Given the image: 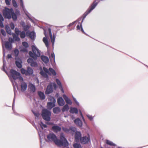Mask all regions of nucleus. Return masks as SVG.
Segmentation results:
<instances>
[{
  "label": "nucleus",
  "mask_w": 148,
  "mask_h": 148,
  "mask_svg": "<svg viewBox=\"0 0 148 148\" xmlns=\"http://www.w3.org/2000/svg\"><path fill=\"white\" fill-rule=\"evenodd\" d=\"M48 140L50 141H53L58 146H68L69 143L66 139L64 137L63 133L60 134V140L58 139L55 135L53 133L49 134L47 136Z\"/></svg>",
  "instance_id": "nucleus-1"
},
{
  "label": "nucleus",
  "mask_w": 148,
  "mask_h": 148,
  "mask_svg": "<svg viewBox=\"0 0 148 148\" xmlns=\"http://www.w3.org/2000/svg\"><path fill=\"white\" fill-rule=\"evenodd\" d=\"M10 73V76L12 78L11 80L12 83L14 88L15 89L16 87H18V84L16 82V80L18 79L20 81L22 82L23 79V77L21 76L20 73L13 70H11Z\"/></svg>",
  "instance_id": "nucleus-2"
},
{
  "label": "nucleus",
  "mask_w": 148,
  "mask_h": 148,
  "mask_svg": "<svg viewBox=\"0 0 148 148\" xmlns=\"http://www.w3.org/2000/svg\"><path fill=\"white\" fill-rule=\"evenodd\" d=\"M43 70L45 72V73L42 70L40 72V74L44 77L47 78L48 75L47 74L50 75H53L54 76L56 75V73L55 71L52 68H50L49 69L45 67H43Z\"/></svg>",
  "instance_id": "nucleus-3"
},
{
  "label": "nucleus",
  "mask_w": 148,
  "mask_h": 148,
  "mask_svg": "<svg viewBox=\"0 0 148 148\" xmlns=\"http://www.w3.org/2000/svg\"><path fill=\"white\" fill-rule=\"evenodd\" d=\"M32 48L33 53L31 51H29V54L30 57L36 60L38 57H39L40 56V52L35 45H32Z\"/></svg>",
  "instance_id": "nucleus-4"
},
{
  "label": "nucleus",
  "mask_w": 148,
  "mask_h": 148,
  "mask_svg": "<svg viewBox=\"0 0 148 148\" xmlns=\"http://www.w3.org/2000/svg\"><path fill=\"white\" fill-rule=\"evenodd\" d=\"M51 112L47 109H44L42 110V116L44 119L47 121L50 120Z\"/></svg>",
  "instance_id": "nucleus-5"
},
{
  "label": "nucleus",
  "mask_w": 148,
  "mask_h": 148,
  "mask_svg": "<svg viewBox=\"0 0 148 148\" xmlns=\"http://www.w3.org/2000/svg\"><path fill=\"white\" fill-rule=\"evenodd\" d=\"M13 10L5 8L3 10V16L5 18L10 19L11 18V15L13 13Z\"/></svg>",
  "instance_id": "nucleus-6"
},
{
  "label": "nucleus",
  "mask_w": 148,
  "mask_h": 148,
  "mask_svg": "<svg viewBox=\"0 0 148 148\" xmlns=\"http://www.w3.org/2000/svg\"><path fill=\"white\" fill-rule=\"evenodd\" d=\"M95 1H95L93 2V3L92 4L90 8H89L87 11L84 14V18L91 12L92 10L94 9L97 6V3H95Z\"/></svg>",
  "instance_id": "nucleus-7"
},
{
  "label": "nucleus",
  "mask_w": 148,
  "mask_h": 148,
  "mask_svg": "<svg viewBox=\"0 0 148 148\" xmlns=\"http://www.w3.org/2000/svg\"><path fill=\"white\" fill-rule=\"evenodd\" d=\"M80 141L82 144H85L90 141V138L89 135L88 136H84L80 139Z\"/></svg>",
  "instance_id": "nucleus-8"
},
{
  "label": "nucleus",
  "mask_w": 148,
  "mask_h": 148,
  "mask_svg": "<svg viewBox=\"0 0 148 148\" xmlns=\"http://www.w3.org/2000/svg\"><path fill=\"white\" fill-rule=\"evenodd\" d=\"M36 37V34L34 31L30 32L28 30V38L32 41H34Z\"/></svg>",
  "instance_id": "nucleus-9"
},
{
  "label": "nucleus",
  "mask_w": 148,
  "mask_h": 148,
  "mask_svg": "<svg viewBox=\"0 0 148 148\" xmlns=\"http://www.w3.org/2000/svg\"><path fill=\"white\" fill-rule=\"evenodd\" d=\"M81 136V133L79 132H76L75 135V141L77 142H79V140L82 138Z\"/></svg>",
  "instance_id": "nucleus-10"
},
{
  "label": "nucleus",
  "mask_w": 148,
  "mask_h": 148,
  "mask_svg": "<svg viewBox=\"0 0 148 148\" xmlns=\"http://www.w3.org/2000/svg\"><path fill=\"white\" fill-rule=\"evenodd\" d=\"M16 66L19 68H21L22 67L21 64L22 63V60L20 58H16Z\"/></svg>",
  "instance_id": "nucleus-11"
},
{
  "label": "nucleus",
  "mask_w": 148,
  "mask_h": 148,
  "mask_svg": "<svg viewBox=\"0 0 148 148\" xmlns=\"http://www.w3.org/2000/svg\"><path fill=\"white\" fill-rule=\"evenodd\" d=\"M22 45L23 47L21 48V51L23 52H27V51L28 49V43L25 42H23Z\"/></svg>",
  "instance_id": "nucleus-12"
},
{
  "label": "nucleus",
  "mask_w": 148,
  "mask_h": 148,
  "mask_svg": "<svg viewBox=\"0 0 148 148\" xmlns=\"http://www.w3.org/2000/svg\"><path fill=\"white\" fill-rule=\"evenodd\" d=\"M48 30L49 32V34L50 35V36L51 39V42L52 43L53 45L55 40V36L54 34H53V35L52 36V33L51 32V29L50 28H49L48 29Z\"/></svg>",
  "instance_id": "nucleus-13"
},
{
  "label": "nucleus",
  "mask_w": 148,
  "mask_h": 148,
  "mask_svg": "<svg viewBox=\"0 0 148 148\" xmlns=\"http://www.w3.org/2000/svg\"><path fill=\"white\" fill-rule=\"evenodd\" d=\"M3 69L2 70L6 73L7 75H8V74L7 73V72L5 71V63L6 62L5 61L4 57H5V49L4 47L3 48Z\"/></svg>",
  "instance_id": "nucleus-14"
},
{
  "label": "nucleus",
  "mask_w": 148,
  "mask_h": 148,
  "mask_svg": "<svg viewBox=\"0 0 148 148\" xmlns=\"http://www.w3.org/2000/svg\"><path fill=\"white\" fill-rule=\"evenodd\" d=\"M27 84L24 82L21 83V89L22 92L25 91L27 89Z\"/></svg>",
  "instance_id": "nucleus-15"
},
{
  "label": "nucleus",
  "mask_w": 148,
  "mask_h": 148,
  "mask_svg": "<svg viewBox=\"0 0 148 148\" xmlns=\"http://www.w3.org/2000/svg\"><path fill=\"white\" fill-rule=\"evenodd\" d=\"M58 103L59 105L60 106H63L64 103L65 102L62 97H59L58 99Z\"/></svg>",
  "instance_id": "nucleus-16"
},
{
  "label": "nucleus",
  "mask_w": 148,
  "mask_h": 148,
  "mask_svg": "<svg viewBox=\"0 0 148 148\" xmlns=\"http://www.w3.org/2000/svg\"><path fill=\"white\" fill-rule=\"evenodd\" d=\"M5 46L8 50H10L12 48V43L9 42H6L4 43Z\"/></svg>",
  "instance_id": "nucleus-17"
},
{
  "label": "nucleus",
  "mask_w": 148,
  "mask_h": 148,
  "mask_svg": "<svg viewBox=\"0 0 148 148\" xmlns=\"http://www.w3.org/2000/svg\"><path fill=\"white\" fill-rule=\"evenodd\" d=\"M30 64L31 66L32 67H36L37 66V64L33 61V60L31 58L28 59V64Z\"/></svg>",
  "instance_id": "nucleus-18"
},
{
  "label": "nucleus",
  "mask_w": 148,
  "mask_h": 148,
  "mask_svg": "<svg viewBox=\"0 0 148 148\" xmlns=\"http://www.w3.org/2000/svg\"><path fill=\"white\" fill-rule=\"evenodd\" d=\"M53 91V87L52 85H48L47 88L45 91V94H49L51 92Z\"/></svg>",
  "instance_id": "nucleus-19"
},
{
  "label": "nucleus",
  "mask_w": 148,
  "mask_h": 148,
  "mask_svg": "<svg viewBox=\"0 0 148 148\" xmlns=\"http://www.w3.org/2000/svg\"><path fill=\"white\" fill-rule=\"evenodd\" d=\"M52 129L54 132H57L61 130V128L57 125H54L52 127Z\"/></svg>",
  "instance_id": "nucleus-20"
},
{
  "label": "nucleus",
  "mask_w": 148,
  "mask_h": 148,
  "mask_svg": "<svg viewBox=\"0 0 148 148\" xmlns=\"http://www.w3.org/2000/svg\"><path fill=\"white\" fill-rule=\"evenodd\" d=\"M74 122L75 124L80 127H82V121L79 119H77L74 121Z\"/></svg>",
  "instance_id": "nucleus-21"
},
{
  "label": "nucleus",
  "mask_w": 148,
  "mask_h": 148,
  "mask_svg": "<svg viewBox=\"0 0 148 148\" xmlns=\"http://www.w3.org/2000/svg\"><path fill=\"white\" fill-rule=\"evenodd\" d=\"M63 97L67 103L70 105L72 104V102L65 95H64Z\"/></svg>",
  "instance_id": "nucleus-22"
},
{
  "label": "nucleus",
  "mask_w": 148,
  "mask_h": 148,
  "mask_svg": "<svg viewBox=\"0 0 148 148\" xmlns=\"http://www.w3.org/2000/svg\"><path fill=\"white\" fill-rule=\"evenodd\" d=\"M28 87L30 90V91L32 92H34L35 91L36 88L35 86L31 84H29L28 85Z\"/></svg>",
  "instance_id": "nucleus-23"
},
{
  "label": "nucleus",
  "mask_w": 148,
  "mask_h": 148,
  "mask_svg": "<svg viewBox=\"0 0 148 148\" xmlns=\"http://www.w3.org/2000/svg\"><path fill=\"white\" fill-rule=\"evenodd\" d=\"M53 112L56 114H58L60 113L61 111L60 108L58 107L54 108L53 110Z\"/></svg>",
  "instance_id": "nucleus-24"
},
{
  "label": "nucleus",
  "mask_w": 148,
  "mask_h": 148,
  "mask_svg": "<svg viewBox=\"0 0 148 148\" xmlns=\"http://www.w3.org/2000/svg\"><path fill=\"white\" fill-rule=\"evenodd\" d=\"M41 58L42 60L45 63H47L49 61L48 58L45 56H41Z\"/></svg>",
  "instance_id": "nucleus-25"
},
{
  "label": "nucleus",
  "mask_w": 148,
  "mask_h": 148,
  "mask_svg": "<svg viewBox=\"0 0 148 148\" xmlns=\"http://www.w3.org/2000/svg\"><path fill=\"white\" fill-rule=\"evenodd\" d=\"M47 107L48 109H51L55 106V103L49 102L47 104Z\"/></svg>",
  "instance_id": "nucleus-26"
},
{
  "label": "nucleus",
  "mask_w": 148,
  "mask_h": 148,
  "mask_svg": "<svg viewBox=\"0 0 148 148\" xmlns=\"http://www.w3.org/2000/svg\"><path fill=\"white\" fill-rule=\"evenodd\" d=\"M38 94L41 99L43 100L45 99V95L44 92L41 91H38Z\"/></svg>",
  "instance_id": "nucleus-27"
},
{
  "label": "nucleus",
  "mask_w": 148,
  "mask_h": 148,
  "mask_svg": "<svg viewBox=\"0 0 148 148\" xmlns=\"http://www.w3.org/2000/svg\"><path fill=\"white\" fill-rule=\"evenodd\" d=\"M70 113L77 114L78 113V110L77 108H71L70 111Z\"/></svg>",
  "instance_id": "nucleus-28"
},
{
  "label": "nucleus",
  "mask_w": 148,
  "mask_h": 148,
  "mask_svg": "<svg viewBox=\"0 0 148 148\" xmlns=\"http://www.w3.org/2000/svg\"><path fill=\"white\" fill-rule=\"evenodd\" d=\"M56 81L57 84L60 86V88L61 89V90L63 93H64V90L62 87L61 83L60 81L58 79H56Z\"/></svg>",
  "instance_id": "nucleus-29"
},
{
  "label": "nucleus",
  "mask_w": 148,
  "mask_h": 148,
  "mask_svg": "<svg viewBox=\"0 0 148 148\" xmlns=\"http://www.w3.org/2000/svg\"><path fill=\"white\" fill-rule=\"evenodd\" d=\"M43 40L45 43L46 46L48 48L49 47V44L47 38L46 37H44L43 39Z\"/></svg>",
  "instance_id": "nucleus-30"
},
{
  "label": "nucleus",
  "mask_w": 148,
  "mask_h": 148,
  "mask_svg": "<svg viewBox=\"0 0 148 148\" xmlns=\"http://www.w3.org/2000/svg\"><path fill=\"white\" fill-rule=\"evenodd\" d=\"M69 108L68 105L67 104H66L62 109V112H64L68 110Z\"/></svg>",
  "instance_id": "nucleus-31"
},
{
  "label": "nucleus",
  "mask_w": 148,
  "mask_h": 148,
  "mask_svg": "<svg viewBox=\"0 0 148 148\" xmlns=\"http://www.w3.org/2000/svg\"><path fill=\"white\" fill-rule=\"evenodd\" d=\"M14 40L17 41H19L20 40V38L18 37V36H16L15 34H12Z\"/></svg>",
  "instance_id": "nucleus-32"
},
{
  "label": "nucleus",
  "mask_w": 148,
  "mask_h": 148,
  "mask_svg": "<svg viewBox=\"0 0 148 148\" xmlns=\"http://www.w3.org/2000/svg\"><path fill=\"white\" fill-rule=\"evenodd\" d=\"M5 29L7 32L8 33V34H11V32L10 29V27H9L8 25H6L5 26Z\"/></svg>",
  "instance_id": "nucleus-33"
},
{
  "label": "nucleus",
  "mask_w": 148,
  "mask_h": 148,
  "mask_svg": "<svg viewBox=\"0 0 148 148\" xmlns=\"http://www.w3.org/2000/svg\"><path fill=\"white\" fill-rule=\"evenodd\" d=\"M106 143L107 144L111 145V146H116V145L114 143L108 140H106Z\"/></svg>",
  "instance_id": "nucleus-34"
},
{
  "label": "nucleus",
  "mask_w": 148,
  "mask_h": 148,
  "mask_svg": "<svg viewBox=\"0 0 148 148\" xmlns=\"http://www.w3.org/2000/svg\"><path fill=\"white\" fill-rule=\"evenodd\" d=\"M49 100L51 101V102L55 103L56 102V100L54 98L51 96H49Z\"/></svg>",
  "instance_id": "nucleus-35"
},
{
  "label": "nucleus",
  "mask_w": 148,
  "mask_h": 148,
  "mask_svg": "<svg viewBox=\"0 0 148 148\" xmlns=\"http://www.w3.org/2000/svg\"><path fill=\"white\" fill-rule=\"evenodd\" d=\"M49 58L51 61L53 60L54 62H55V56L54 53H51V56L49 57Z\"/></svg>",
  "instance_id": "nucleus-36"
},
{
  "label": "nucleus",
  "mask_w": 148,
  "mask_h": 148,
  "mask_svg": "<svg viewBox=\"0 0 148 148\" xmlns=\"http://www.w3.org/2000/svg\"><path fill=\"white\" fill-rule=\"evenodd\" d=\"M12 16V19L14 20H16L17 18V16L16 14L14 12V11H13V13L11 15V17Z\"/></svg>",
  "instance_id": "nucleus-37"
},
{
  "label": "nucleus",
  "mask_w": 148,
  "mask_h": 148,
  "mask_svg": "<svg viewBox=\"0 0 148 148\" xmlns=\"http://www.w3.org/2000/svg\"><path fill=\"white\" fill-rule=\"evenodd\" d=\"M73 146L74 148H82L81 145L79 144L75 143L73 144Z\"/></svg>",
  "instance_id": "nucleus-38"
},
{
  "label": "nucleus",
  "mask_w": 148,
  "mask_h": 148,
  "mask_svg": "<svg viewBox=\"0 0 148 148\" xmlns=\"http://www.w3.org/2000/svg\"><path fill=\"white\" fill-rule=\"evenodd\" d=\"M21 72L23 74H25L27 75V74L28 72L23 69H21Z\"/></svg>",
  "instance_id": "nucleus-39"
},
{
  "label": "nucleus",
  "mask_w": 148,
  "mask_h": 148,
  "mask_svg": "<svg viewBox=\"0 0 148 148\" xmlns=\"http://www.w3.org/2000/svg\"><path fill=\"white\" fill-rule=\"evenodd\" d=\"M15 32L18 36L19 35L21 32L18 30V29L16 28H15Z\"/></svg>",
  "instance_id": "nucleus-40"
},
{
  "label": "nucleus",
  "mask_w": 148,
  "mask_h": 148,
  "mask_svg": "<svg viewBox=\"0 0 148 148\" xmlns=\"http://www.w3.org/2000/svg\"><path fill=\"white\" fill-rule=\"evenodd\" d=\"M20 36L22 38H24L25 36V33L23 31L20 33Z\"/></svg>",
  "instance_id": "nucleus-41"
},
{
  "label": "nucleus",
  "mask_w": 148,
  "mask_h": 148,
  "mask_svg": "<svg viewBox=\"0 0 148 148\" xmlns=\"http://www.w3.org/2000/svg\"><path fill=\"white\" fill-rule=\"evenodd\" d=\"M14 52L15 56H17L19 52L18 50L17 49H16L14 50Z\"/></svg>",
  "instance_id": "nucleus-42"
},
{
  "label": "nucleus",
  "mask_w": 148,
  "mask_h": 148,
  "mask_svg": "<svg viewBox=\"0 0 148 148\" xmlns=\"http://www.w3.org/2000/svg\"><path fill=\"white\" fill-rule=\"evenodd\" d=\"M33 72L32 69L28 67V75L32 74L33 73Z\"/></svg>",
  "instance_id": "nucleus-43"
},
{
  "label": "nucleus",
  "mask_w": 148,
  "mask_h": 148,
  "mask_svg": "<svg viewBox=\"0 0 148 148\" xmlns=\"http://www.w3.org/2000/svg\"><path fill=\"white\" fill-rule=\"evenodd\" d=\"M12 3L13 6L16 8L18 6V5L16 3V1L15 0H12Z\"/></svg>",
  "instance_id": "nucleus-44"
},
{
  "label": "nucleus",
  "mask_w": 148,
  "mask_h": 148,
  "mask_svg": "<svg viewBox=\"0 0 148 148\" xmlns=\"http://www.w3.org/2000/svg\"><path fill=\"white\" fill-rule=\"evenodd\" d=\"M40 125L42 129H43V127L45 128L47 127L46 125L44 124L42 122H41Z\"/></svg>",
  "instance_id": "nucleus-45"
},
{
  "label": "nucleus",
  "mask_w": 148,
  "mask_h": 148,
  "mask_svg": "<svg viewBox=\"0 0 148 148\" xmlns=\"http://www.w3.org/2000/svg\"><path fill=\"white\" fill-rule=\"evenodd\" d=\"M1 32L3 36H6V33L5 31L4 30H3V29H1Z\"/></svg>",
  "instance_id": "nucleus-46"
},
{
  "label": "nucleus",
  "mask_w": 148,
  "mask_h": 148,
  "mask_svg": "<svg viewBox=\"0 0 148 148\" xmlns=\"http://www.w3.org/2000/svg\"><path fill=\"white\" fill-rule=\"evenodd\" d=\"M50 85H52V87L53 86V87H54V88L55 89L57 88L56 85V84L55 83H51V84Z\"/></svg>",
  "instance_id": "nucleus-47"
},
{
  "label": "nucleus",
  "mask_w": 148,
  "mask_h": 148,
  "mask_svg": "<svg viewBox=\"0 0 148 148\" xmlns=\"http://www.w3.org/2000/svg\"><path fill=\"white\" fill-rule=\"evenodd\" d=\"M10 26L12 29H13L14 28V24L12 23H11L10 24Z\"/></svg>",
  "instance_id": "nucleus-48"
},
{
  "label": "nucleus",
  "mask_w": 148,
  "mask_h": 148,
  "mask_svg": "<svg viewBox=\"0 0 148 148\" xmlns=\"http://www.w3.org/2000/svg\"><path fill=\"white\" fill-rule=\"evenodd\" d=\"M87 116L90 120H92L93 117L91 116L88 114L87 115Z\"/></svg>",
  "instance_id": "nucleus-49"
},
{
  "label": "nucleus",
  "mask_w": 148,
  "mask_h": 148,
  "mask_svg": "<svg viewBox=\"0 0 148 148\" xmlns=\"http://www.w3.org/2000/svg\"><path fill=\"white\" fill-rule=\"evenodd\" d=\"M73 99L74 101L75 102L76 104L77 105L79 106V103L77 101L76 99L73 97Z\"/></svg>",
  "instance_id": "nucleus-50"
},
{
  "label": "nucleus",
  "mask_w": 148,
  "mask_h": 148,
  "mask_svg": "<svg viewBox=\"0 0 148 148\" xmlns=\"http://www.w3.org/2000/svg\"><path fill=\"white\" fill-rule=\"evenodd\" d=\"M62 129L64 131L66 132H68L69 131V129L64 127L62 128Z\"/></svg>",
  "instance_id": "nucleus-51"
},
{
  "label": "nucleus",
  "mask_w": 148,
  "mask_h": 148,
  "mask_svg": "<svg viewBox=\"0 0 148 148\" xmlns=\"http://www.w3.org/2000/svg\"><path fill=\"white\" fill-rule=\"evenodd\" d=\"M11 0H5V2L6 4L9 5L10 4V1Z\"/></svg>",
  "instance_id": "nucleus-52"
},
{
  "label": "nucleus",
  "mask_w": 148,
  "mask_h": 148,
  "mask_svg": "<svg viewBox=\"0 0 148 148\" xmlns=\"http://www.w3.org/2000/svg\"><path fill=\"white\" fill-rule=\"evenodd\" d=\"M9 42L12 43L13 41V39L12 38H9Z\"/></svg>",
  "instance_id": "nucleus-53"
},
{
  "label": "nucleus",
  "mask_w": 148,
  "mask_h": 148,
  "mask_svg": "<svg viewBox=\"0 0 148 148\" xmlns=\"http://www.w3.org/2000/svg\"><path fill=\"white\" fill-rule=\"evenodd\" d=\"M79 112H80V113L81 115V116H82V119L84 121H85L84 119V117H83V116L82 115V113L81 111V110L79 111Z\"/></svg>",
  "instance_id": "nucleus-54"
},
{
  "label": "nucleus",
  "mask_w": 148,
  "mask_h": 148,
  "mask_svg": "<svg viewBox=\"0 0 148 148\" xmlns=\"http://www.w3.org/2000/svg\"><path fill=\"white\" fill-rule=\"evenodd\" d=\"M80 27H81V31L83 33H84V32L82 28V24H81L80 25Z\"/></svg>",
  "instance_id": "nucleus-55"
},
{
  "label": "nucleus",
  "mask_w": 148,
  "mask_h": 148,
  "mask_svg": "<svg viewBox=\"0 0 148 148\" xmlns=\"http://www.w3.org/2000/svg\"><path fill=\"white\" fill-rule=\"evenodd\" d=\"M75 22H72V23H71L70 24L68 25V27H70L71 26L73 25L74 23H75Z\"/></svg>",
  "instance_id": "nucleus-56"
},
{
  "label": "nucleus",
  "mask_w": 148,
  "mask_h": 148,
  "mask_svg": "<svg viewBox=\"0 0 148 148\" xmlns=\"http://www.w3.org/2000/svg\"><path fill=\"white\" fill-rule=\"evenodd\" d=\"M34 19L33 18V19H32L31 18H30V17H29V15H28V19H29L31 21V22H33V19Z\"/></svg>",
  "instance_id": "nucleus-57"
},
{
  "label": "nucleus",
  "mask_w": 148,
  "mask_h": 148,
  "mask_svg": "<svg viewBox=\"0 0 148 148\" xmlns=\"http://www.w3.org/2000/svg\"><path fill=\"white\" fill-rule=\"evenodd\" d=\"M11 55L10 54H8L7 56V58H10L11 57Z\"/></svg>",
  "instance_id": "nucleus-58"
},
{
  "label": "nucleus",
  "mask_w": 148,
  "mask_h": 148,
  "mask_svg": "<svg viewBox=\"0 0 148 148\" xmlns=\"http://www.w3.org/2000/svg\"><path fill=\"white\" fill-rule=\"evenodd\" d=\"M77 29L80 30V27L79 25H78L77 26Z\"/></svg>",
  "instance_id": "nucleus-59"
},
{
  "label": "nucleus",
  "mask_w": 148,
  "mask_h": 148,
  "mask_svg": "<svg viewBox=\"0 0 148 148\" xmlns=\"http://www.w3.org/2000/svg\"><path fill=\"white\" fill-rule=\"evenodd\" d=\"M14 101H15V98H14V100H13V106H12V109H13V108L14 104Z\"/></svg>",
  "instance_id": "nucleus-60"
},
{
  "label": "nucleus",
  "mask_w": 148,
  "mask_h": 148,
  "mask_svg": "<svg viewBox=\"0 0 148 148\" xmlns=\"http://www.w3.org/2000/svg\"><path fill=\"white\" fill-rule=\"evenodd\" d=\"M20 0V4L22 5L23 4V1L22 0Z\"/></svg>",
  "instance_id": "nucleus-61"
},
{
  "label": "nucleus",
  "mask_w": 148,
  "mask_h": 148,
  "mask_svg": "<svg viewBox=\"0 0 148 148\" xmlns=\"http://www.w3.org/2000/svg\"><path fill=\"white\" fill-rule=\"evenodd\" d=\"M34 114L36 116H37V117H38V116H39V114Z\"/></svg>",
  "instance_id": "nucleus-62"
},
{
  "label": "nucleus",
  "mask_w": 148,
  "mask_h": 148,
  "mask_svg": "<svg viewBox=\"0 0 148 148\" xmlns=\"http://www.w3.org/2000/svg\"><path fill=\"white\" fill-rule=\"evenodd\" d=\"M44 34L45 35V36H46V32L44 31Z\"/></svg>",
  "instance_id": "nucleus-63"
},
{
  "label": "nucleus",
  "mask_w": 148,
  "mask_h": 148,
  "mask_svg": "<svg viewBox=\"0 0 148 148\" xmlns=\"http://www.w3.org/2000/svg\"><path fill=\"white\" fill-rule=\"evenodd\" d=\"M47 124H49V125H52V123H47Z\"/></svg>",
  "instance_id": "nucleus-64"
}]
</instances>
